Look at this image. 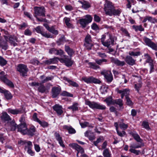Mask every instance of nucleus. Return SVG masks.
Returning a JSON list of instances; mask_svg holds the SVG:
<instances>
[{
    "label": "nucleus",
    "instance_id": "1",
    "mask_svg": "<svg viewBox=\"0 0 157 157\" xmlns=\"http://www.w3.org/2000/svg\"><path fill=\"white\" fill-rule=\"evenodd\" d=\"M85 103L86 105H88L90 108L92 109H106V107L104 105L94 101H91L88 100H86Z\"/></svg>",
    "mask_w": 157,
    "mask_h": 157
},
{
    "label": "nucleus",
    "instance_id": "2",
    "mask_svg": "<svg viewBox=\"0 0 157 157\" xmlns=\"http://www.w3.org/2000/svg\"><path fill=\"white\" fill-rule=\"evenodd\" d=\"M114 7L111 2L106 1L105 4L104 8L105 14L110 16H112V11L114 9Z\"/></svg>",
    "mask_w": 157,
    "mask_h": 157
},
{
    "label": "nucleus",
    "instance_id": "3",
    "mask_svg": "<svg viewBox=\"0 0 157 157\" xmlns=\"http://www.w3.org/2000/svg\"><path fill=\"white\" fill-rule=\"evenodd\" d=\"M85 17L86 19L82 18L79 20L80 24L83 28L85 27L87 24L91 22L92 20V17L90 15H86Z\"/></svg>",
    "mask_w": 157,
    "mask_h": 157
},
{
    "label": "nucleus",
    "instance_id": "4",
    "mask_svg": "<svg viewBox=\"0 0 157 157\" xmlns=\"http://www.w3.org/2000/svg\"><path fill=\"white\" fill-rule=\"evenodd\" d=\"M17 70L21 75L23 76H26L27 72L28 71V69L26 66L23 64H19L17 67Z\"/></svg>",
    "mask_w": 157,
    "mask_h": 157
},
{
    "label": "nucleus",
    "instance_id": "5",
    "mask_svg": "<svg viewBox=\"0 0 157 157\" xmlns=\"http://www.w3.org/2000/svg\"><path fill=\"white\" fill-rule=\"evenodd\" d=\"M69 146L72 147L74 149H75L77 151L76 156L77 157L79 156L78 153H81V154H83L84 152L83 149L77 144L75 143H72L69 144Z\"/></svg>",
    "mask_w": 157,
    "mask_h": 157
},
{
    "label": "nucleus",
    "instance_id": "6",
    "mask_svg": "<svg viewBox=\"0 0 157 157\" xmlns=\"http://www.w3.org/2000/svg\"><path fill=\"white\" fill-rule=\"evenodd\" d=\"M101 74L104 75L107 82H110L113 80V78L110 71L104 70L101 72Z\"/></svg>",
    "mask_w": 157,
    "mask_h": 157
},
{
    "label": "nucleus",
    "instance_id": "7",
    "mask_svg": "<svg viewBox=\"0 0 157 157\" xmlns=\"http://www.w3.org/2000/svg\"><path fill=\"white\" fill-rule=\"evenodd\" d=\"M4 75V72L3 71H1L0 73V75H1L0 76L1 80L10 87H13L14 85L13 83L7 79V75Z\"/></svg>",
    "mask_w": 157,
    "mask_h": 157
},
{
    "label": "nucleus",
    "instance_id": "8",
    "mask_svg": "<svg viewBox=\"0 0 157 157\" xmlns=\"http://www.w3.org/2000/svg\"><path fill=\"white\" fill-rule=\"evenodd\" d=\"M82 80L87 83H100L101 81L98 79L95 78L93 77H83Z\"/></svg>",
    "mask_w": 157,
    "mask_h": 157
},
{
    "label": "nucleus",
    "instance_id": "9",
    "mask_svg": "<svg viewBox=\"0 0 157 157\" xmlns=\"http://www.w3.org/2000/svg\"><path fill=\"white\" fill-rule=\"evenodd\" d=\"M35 14L36 16H44L45 10L44 7H34Z\"/></svg>",
    "mask_w": 157,
    "mask_h": 157
},
{
    "label": "nucleus",
    "instance_id": "10",
    "mask_svg": "<svg viewBox=\"0 0 157 157\" xmlns=\"http://www.w3.org/2000/svg\"><path fill=\"white\" fill-rule=\"evenodd\" d=\"M144 40L146 44L153 49L157 50V45L153 42L150 39L147 37H144Z\"/></svg>",
    "mask_w": 157,
    "mask_h": 157
},
{
    "label": "nucleus",
    "instance_id": "11",
    "mask_svg": "<svg viewBox=\"0 0 157 157\" xmlns=\"http://www.w3.org/2000/svg\"><path fill=\"white\" fill-rule=\"evenodd\" d=\"M64 59H59V60L61 63H64L65 65L67 67L71 66L73 63V62L70 58H68V57L66 56H64Z\"/></svg>",
    "mask_w": 157,
    "mask_h": 157
},
{
    "label": "nucleus",
    "instance_id": "12",
    "mask_svg": "<svg viewBox=\"0 0 157 157\" xmlns=\"http://www.w3.org/2000/svg\"><path fill=\"white\" fill-rule=\"evenodd\" d=\"M18 131L23 134H27V133H28V129L25 123L20 124L18 126Z\"/></svg>",
    "mask_w": 157,
    "mask_h": 157
},
{
    "label": "nucleus",
    "instance_id": "13",
    "mask_svg": "<svg viewBox=\"0 0 157 157\" xmlns=\"http://www.w3.org/2000/svg\"><path fill=\"white\" fill-rule=\"evenodd\" d=\"M29 85L32 86H39L38 88V91L41 93L44 92L45 90V88L44 85L38 82H33L29 83Z\"/></svg>",
    "mask_w": 157,
    "mask_h": 157
},
{
    "label": "nucleus",
    "instance_id": "14",
    "mask_svg": "<svg viewBox=\"0 0 157 157\" xmlns=\"http://www.w3.org/2000/svg\"><path fill=\"white\" fill-rule=\"evenodd\" d=\"M7 111L9 113L13 115H16L21 113H22V109L21 108L18 109L9 108L7 109Z\"/></svg>",
    "mask_w": 157,
    "mask_h": 157
},
{
    "label": "nucleus",
    "instance_id": "15",
    "mask_svg": "<svg viewBox=\"0 0 157 157\" xmlns=\"http://www.w3.org/2000/svg\"><path fill=\"white\" fill-rule=\"evenodd\" d=\"M42 27L40 26H38L36 29V32L38 33L41 34L47 38H52V36L49 33H43L42 31Z\"/></svg>",
    "mask_w": 157,
    "mask_h": 157
},
{
    "label": "nucleus",
    "instance_id": "16",
    "mask_svg": "<svg viewBox=\"0 0 157 157\" xmlns=\"http://www.w3.org/2000/svg\"><path fill=\"white\" fill-rule=\"evenodd\" d=\"M61 90V88L59 86L54 87L52 89V97L53 98L56 97L59 93Z\"/></svg>",
    "mask_w": 157,
    "mask_h": 157
},
{
    "label": "nucleus",
    "instance_id": "17",
    "mask_svg": "<svg viewBox=\"0 0 157 157\" xmlns=\"http://www.w3.org/2000/svg\"><path fill=\"white\" fill-rule=\"evenodd\" d=\"M129 90L128 89H125L122 90H118L117 92L121 94V97L123 98L124 96H125V98L126 97H128Z\"/></svg>",
    "mask_w": 157,
    "mask_h": 157
},
{
    "label": "nucleus",
    "instance_id": "18",
    "mask_svg": "<svg viewBox=\"0 0 157 157\" xmlns=\"http://www.w3.org/2000/svg\"><path fill=\"white\" fill-rule=\"evenodd\" d=\"M54 110L58 114L61 115L63 113L62 107L58 104H56L53 107Z\"/></svg>",
    "mask_w": 157,
    "mask_h": 157
},
{
    "label": "nucleus",
    "instance_id": "19",
    "mask_svg": "<svg viewBox=\"0 0 157 157\" xmlns=\"http://www.w3.org/2000/svg\"><path fill=\"white\" fill-rule=\"evenodd\" d=\"M111 61L117 66H122L125 64L124 61H121L117 59L112 58L111 59Z\"/></svg>",
    "mask_w": 157,
    "mask_h": 157
},
{
    "label": "nucleus",
    "instance_id": "20",
    "mask_svg": "<svg viewBox=\"0 0 157 157\" xmlns=\"http://www.w3.org/2000/svg\"><path fill=\"white\" fill-rule=\"evenodd\" d=\"M44 25L51 33L55 35H57L58 34V31L55 30L53 27H50L47 24H44Z\"/></svg>",
    "mask_w": 157,
    "mask_h": 157
},
{
    "label": "nucleus",
    "instance_id": "21",
    "mask_svg": "<svg viewBox=\"0 0 157 157\" xmlns=\"http://www.w3.org/2000/svg\"><path fill=\"white\" fill-rule=\"evenodd\" d=\"M125 61L128 64L131 65H133L135 64V60L129 56H126Z\"/></svg>",
    "mask_w": 157,
    "mask_h": 157
},
{
    "label": "nucleus",
    "instance_id": "22",
    "mask_svg": "<svg viewBox=\"0 0 157 157\" xmlns=\"http://www.w3.org/2000/svg\"><path fill=\"white\" fill-rule=\"evenodd\" d=\"M151 22L152 23H155L157 22V19L155 18H152L151 17H145L143 21V22H145L147 21Z\"/></svg>",
    "mask_w": 157,
    "mask_h": 157
},
{
    "label": "nucleus",
    "instance_id": "23",
    "mask_svg": "<svg viewBox=\"0 0 157 157\" xmlns=\"http://www.w3.org/2000/svg\"><path fill=\"white\" fill-rule=\"evenodd\" d=\"M59 60V58L58 57H55L52 59H51L49 60L45 61L44 62L46 64H54L56 63Z\"/></svg>",
    "mask_w": 157,
    "mask_h": 157
},
{
    "label": "nucleus",
    "instance_id": "24",
    "mask_svg": "<svg viewBox=\"0 0 157 157\" xmlns=\"http://www.w3.org/2000/svg\"><path fill=\"white\" fill-rule=\"evenodd\" d=\"M40 79H41V82L42 83H45L48 81L51 80L53 78L52 76H48L45 77L44 75H42L40 77Z\"/></svg>",
    "mask_w": 157,
    "mask_h": 157
},
{
    "label": "nucleus",
    "instance_id": "25",
    "mask_svg": "<svg viewBox=\"0 0 157 157\" xmlns=\"http://www.w3.org/2000/svg\"><path fill=\"white\" fill-rule=\"evenodd\" d=\"M1 118L2 120L4 121H9L11 120L10 116L6 112H4L2 113Z\"/></svg>",
    "mask_w": 157,
    "mask_h": 157
},
{
    "label": "nucleus",
    "instance_id": "26",
    "mask_svg": "<svg viewBox=\"0 0 157 157\" xmlns=\"http://www.w3.org/2000/svg\"><path fill=\"white\" fill-rule=\"evenodd\" d=\"M144 146V144L142 142L140 143V144H136L133 143L131 144L129 146L130 148H132L135 149L141 147L142 146Z\"/></svg>",
    "mask_w": 157,
    "mask_h": 157
},
{
    "label": "nucleus",
    "instance_id": "27",
    "mask_svg": "<svg viewBox=\"0 0 157 157\" xmlns=\"http://www.w3.org/2000/svg\"><path fill=\"white\" fill-rule=\"evenodd\" d=\"M78 2L82 4V7L85 9H87L90 6L89 4L87 2L84 1H78Z\"/></svg>",
    "mask_w": 157,
    "mask_h": 157
},
{
    "label": "nucleus",
    "instance_id": "28",
    "mask_svg": "<svg viewBox=\"0 0 157 157\" xmlns=\"http://www.w3.org/2000/svg\"><path fill=\"white\" fill-rule=\"evenodd\" d=\"M63 128L67 130L68 131L69 133L71 134H74L76 132L75 129L73 128L71 126L64 125L63 127Z\"/></svg>",
    "mask_w": 157,
    "mask_h": 157
},
{
    "label": "nucleus",
    "instance_id": "29",
    "mask_svg": "<svg viewBox=\"0 0 157 157\" xmlns=\"http://www.w3.org/2000/svg\"><path fill=\"white\" fill-rule=\"evenodd\" d=\"M25 144V150L32 149L33 147V144L30 141H25L24 142Z\"/></svg>",
    "mask_w": 157,
    "mask_h": 157
},
{
    "label": "nucleus",
    "instance_id": "30",
    "mask_svg": "<svg viewBox=\"0 0 157 157\" xmlns=\"http://www.w3.org/2000/svg\"><path fill=\"white\" fill-rule=\"evenodd\" d=\"M103 155L104 157H111V154L108 149H105L103 151Z\"/></svg>",
    "mask_w": 157,
    "mask_h": 157
},
{
    "label": "nucleus",
    "instance_id": "31",
    "mask_svg": "<svg viewBox=\"0 0 157 157\" xmlns=\"http://www.w3.org/2000/svg\"><path fill=\"white\" fill-rule=\"evenodd\" d=\"M78 103H75L73 104L72 106H69L68 108L69 109H72L73 111H76L78 110Z\"/></svg>",
    "mask_w": 157,
    "mask_h": 157
},
{
    "label": "nucleus",
    "instance_id": "32",
    "mask_svg": "<svg viewBox=\"0 0 157 157\" xmlns=\"http://www.w3.org/2000/svg\"><path fill=\"white\" fill-rule=\"evenodd\" d=\"M114 125L116 127V130L117 131V134L120 136L122 137L125 134V132L123 131L122 132H120L118 130V124L116 122L114 124Z\"/></svg>",
    "mask_w": 157,
    "mask_h": 157
},
{
    "label": "nucleus",
    "instance_id": "33",
    "mask_svg": "<svg viewBox=\"0 0 157 157\" xmlns=\"http://www.w3.org/2000/svg\"><path fill=\"white\" fill-rule=\"evenodd\" d=\"M142 86V83L140 79L139 80L138 83L135 84L134 87L136 90L139 92L140 89Z\"/></svg>",
    "mask_w": 157,
    "mask_h": 157
},
{
    "label": "nucleus",
    "instance_id": "34",
    "mask_svg": "<svg viewBox=\"0 0 157 157\" xmlns=\"http://www.w3.org/2000/svg\"><path fill=\"white\" fill-rule=\"evenodd\" d=\"M104 101L106 102L108 105L114 104V100H113L112 98L110 97L106 98Z\"/></svg>",
    "mask_w": 157,
    "mask_h": 157
},
{
    "label": "nucleus",
    "instance_id": "35",
    "mask_svg": "<svg viewBox=\"0 0 157 157\" xmlns=\"http://www.w3.org/2000/svg\"><path fill=\"white\" fill-rule=\"evenodd\" d=\"M64 20L67 26L69 28L72 27V24L70 23V19L69 18L65 17Z\"/></svg>",
    "mask_w": 157,
    "mask_h": 157
},
{
    "label": "nucleus",
    "instance_id": "36",
    "mask_svg": "<svg viewBox=\"0 0 157 157\" xmlns=\"http://www.w3.org/2000/svg\"><path fill=\"white\" fill-rule=\"evenodd\" d=\"M132 135L134 139L137 142L140 143L142 142V140L140 139V136L137 134L133 133L132 134Z\"/></svg>",
    "mask_w": 157,
    "mask_h": 157
},
{
    "label": "nucleus",
    "instance_id": "37",
    "mask_svg": "<svg viewBox=\"0 0 157 157\" xmlns=\"http://www.w3.org/2000/svg\"><path fill=\"white\" fill-rule=\"evenodd\" d=\"M4 95L5 98L8 100L11 99L12 97L10 93L7 90L4 93Z\"/></svg>",
    "mask_w": 157,
    "mask_h": 157
},
{
    "label": "nucleus",
    "instance_id": "38",
    "mask_svg": "<svg viewBox=\"0 0 157 157\" xmlns=\"http://www.w3.org/2000/svg\"><path fill=\"white\" fill-rule=\"evenodd\" d=\"M65 50L70 56H71L74 53L73 50L68 46H65Z\"/></svg>",
    "mask_w": 157,
    "mask_h": 157
},
{
    "label": "nucleus",
    "instance_id": "39",
    "mask_svg": "<svg viewBox=\"0 0 157 157\" xmlns=\"http://www.w3.org/2000/svg\"><path fill=\"white\" fill-rule=\"evenodd\" d=\"M129 151L131 153H133L136 155L140 154L141 152L140 150H136L135 149L130 148Z\"/></svg>",
    "mask_w": 157,
    "mask_h": 157
},
{
    "label": "nucleus",
    "instance_id": "40",
    "mask_svg": "<svg viewBox=\"0 0 157 157\" xmlns=\"http://www.w3.org/2000/svg\"><path fill=\"white\" fill-rule=\"evenodd\" d=\"M10 128L6 127V129L8 130L14 131L16 128V124L14 123L9 124Z\"/></svg>",
    "mask_w": 157,
    "mask_h": 157
},
{
    "label": "nucleus",
    "instance_id": "41",
    "mask_svg": "<svg viewBox=\"0 0 157 157\" xmlns=\"http://www.w3.org/2000/svg\"><path fill=\"white\" fill-rule=\"evenodd\" d=\"M89 65V67L94 69H96L98 68L99 67L96 65L95 63L90 62L88 63Z\"/></svg>",
    "mask_w": 157,
    "mask_h": 157
},
{
    "label": "nucleus",
    "instance_id": "42",
    "mask_svg": "<svg viewBox=\"0 0 157 157\" xmlns=\"http://www.w3.org/2000/svg\"><path fill=\"white\" fill-rule=\"evenodd\" d=\"M142 126L143 128H144L148 130L150 129L148 122L145 121L143 122Z\"/></svg>",
    "mask_w": 157,
    "mask_h": 157
},
{
    "label": "nucleus",
    "instance_id": "43",
    "mask_svg": "<svg viewBox=\"0 0 157 157\" xmlns=\"http://www.w3.org/2000/svg\"><path fill=\"white\" fill-rule=\"evenodd\" d=\"M35 131V128L34 127H32L29 130H28L27 134L32 136Z\"/></svg>",
    "mask_w": 157,
    "mask_h": 157
},
{
    "label": "nucleus",
    "instance_id": "44",
    "mask_svg": "<svg viewBox=\"0 0 157 157\" xmlns=\"http://www.w3.org/2000/svg\"><path fill=\"white\" fill-rule=\"evenodd\" d=\"M144 56L145 58L147 59L146 62L149 63V64L151 63H153V61L151 59L149 55L147 54H144Z\"/></svg>",
    "mask_w": 157,
    "mask_h": 157
},
{
    "label": "nucleus",
    "instance_id": "45",
    "mask_svg": "<svg viewBox=\"0 0 157 157\" xmlns=\"http://www.w3.org/2000/svg\"><path fill=\"white\" fill-rule=\"evenodd\" d=\"M132 28L133 29H134L136 31L139 30L141 31L144 30V29L143 28H142V26L141 25H133L132 26Z\"/></svg>",
    "mask_w": 157,
    "mask_h": 157
},
{
    "label": "nucleus",
    "instance_id": "46",
    "mask_svg": "<svg viewBox=\"0 0 157 157\" xmlns=\"http://www.w3.org/2000/svg\"><path fill=\"white\" fill-rule=\"evenodd\" d=\"M110 39L108 38L107 41H104L101 42L102 44L104 46L108 47L110 45Z\"/></svg>",
    "mask_w": 157,
    "mask_h": 157
},
{
    "label": "nucleus",
    "instance_id": "47",
    "mask_svg": "<svg viewBox=\"0 0 157 157\" xmlns=\"http://www.w3.org/2000/svg\"><path fill=\"white\" fill-rule=\"evenodd\" d=\"M121 12V10L120 9L115 10L114 8L113 11H112V15H118L120 14Z\"/></svg>",
    "mask_w": 157,
    "mask_h": 157
},
{
    "label": "nucleus",
    "instance_id": "48",
    "mask_svg": "<svg viewBox=\"0 0 157 157\" xmlns=\"http://www.w3.org/2000/svg\"><path fill=\"white\" fill-rule=\"evenodd\" d=\"M107 37L108 39H110V36L109 34L107 33L102 35L101 38V42H102L104 41Z\"/></svg>",
    "mask_w": 157,
    "mask_h": 157
},
{
    "label": "nucleus",
    "instance_id": "49",
    "mask_svg": "<svg viewBox=\"0 0 157 157\" xmlns=\"http://www.w3.org/2000/svg\"><path fill=\"white\" fill-rule=\"evenodd\" d=\"M66 79L69 83L71 85L76 87L78 86V85L76 82L69 80L67 78H66Z\"/></svg>",
    "mask_w": 157,
    "mask_h": 157
},
{
    "label": "nucleus",
    "instance_id": "50",
    "mask_svg": "<svg viewBox=\"0 0 157 157\" xmlns=\"http://www.w3.org/2000/svg\"><path fill=\"white\" fill-rule=\"evenodd\" d=\"M41 126L43 127H45L48 126V123L44 121H41L40 120L38 123Z\"/></svg>",
    "mask_w": 157,
    "mask_h": 157
},
{
    "label": "nucleus",
    "instance_id": "51",
    "mask_svg": "<svg viewBox=\"0 0 157 157\" xmlns=\"http://www.w3.org/2000/svg\"><path fill=\"white\" fill-rule=\"evenodd\" d=\"M91 27L92 29L97 31L99 30V29L98 25L95 23L92 24Z\"/></svg>",
    "mask_w": 157,
    "mask_h": 157
},
{
    "label": "nucleus",
    "instance_id": "52",
    "mask_svg": "<svg viewBox=\"0 0 157 157\" xmlns=\"http://www.w3.org/2000/svg\"><path fill=\"white\" fill-rule=\"evenodd\" d=\"M65 40V38L64 36L61 37L57 42V43L58 45L63 44Z\"/></svg>",
    "mask_w": 157,
    "mask_h": 157
},
{
    "label": "nucleus",
    "instance_id": "53",
    "mask_svg": "<svg viewBox=\"0 0 157 157\" xmlns=\"http://www.w3.org/2000/svg\"><path fill=\"white\" fill-rule=\"evenodd\" d=\"M84 45L87 49L90 50L91 49V47L92 46V44L91 42L90 43H85Z\"/></svg>",
    "mask_w": 157,
    "mask_h": 157
},
{
    "label": "nucleus",
    "instance_id": "54",
    "mask_svg": "<svg viewBox=\"0 0 157 157\" xmlns=\"http://www.w3.org/2000/svg\"><path fill=\"white\" fill-rule=\"evenodd\" d=\"M129 54L131 56H137L140 55V52H130Z\"/></svg>",
    "mask_w": 157,
    "mask_h": 157
},
{
    "label": "nucleus",
    "instance_id": "55",
    "mask_svg": "<svg viewBox=\"0 0 157 157\" xmlns=\"http://www.w3.org/2000/svg\"><path fill=\"white\" fill-rule=\"evenodd\" d=\"M119 125L120 128L123 130L126 129L128 127L127 124H125L123 123L119 124Z\"/></svg>",
    "mask_w": 157,
    "mask_h": 157
},
{
    "label": "nucleus",
    "instance_id": "56",
    "mask_svg": "<svg viewBox=\"0 0 157 157\" xmlns=\"http://www.w3.org/2000/svg\"><path fill=\"white\" fill-rule=\"evenodd\" d=\"M7 63L6 61L3 59L2 57L0 56V64L2 66L5 65Z\"/></svg>",
    "mask_w": 157,
    "mask_h": 157
},
{
    "label": "nucleus",
    "instance_id": "57",
    "mask_svg": "<svg viewBox=\"0 0 157 157\" xmlns=\"http://www.w3.org/2000/svg\"><path fill=\"white\" fill-rule=\"evenodd\" d=\"M37 115L36 113H34L33 115V118L34 121L38 123L40 120L37 118Z\"/></svg>",
    "mask_w": 157,
    "mask_h": 157
},
{
    "label": "nucleus",
    "instance_id": "58",
    "mask_svg": "<svg viewBox=\"0 0 157 157\" xmlns=\"http://www.w3.org/2000/svg\"><path fill=\"white\" fill-rule=\"evenodd\" d=\"M85 43H90L91 42V37L90 35H87L85 38Z\"/></svg>",
    "mask_w": 157,
    "mask_h": 157
},
{
    "label": "nucleus",
    "instance_id": "59",
    "mask_svg": "<svg viewBox=\"0 0 157 157\" xmlns=\"http://www.w3.org/2000/svg\"><path fill=\"white\" fill-rule=\"evenodd\" d=\"M108 89L107 87L103 86L101 87V91L102 94H105L106 92Z\"/></svg>",
    "mask_w": 157,
    "mask_h": 157
},
{
    "label": "nucleus",
    "instance_id": "60",
    "mask_svg": "<svg viewBox=\"0 0 157 157\" xmlns=\"http://www.w3.org/2000/svg\"><path fill=\"white\" fill-rule=\"evenodd\" d=\"M95 61L97 64L100 65L103 62H106V60L105 59H96L95 60Z\"/></svg>",
    "mask_w": 157,
    "mask_h": 157
},
{
    "label": "nucleus",
    "instance_id": "61",
    "mask_svg": "<svg viewBox=\"0 0 157 157\" xmlns=\"http://www.w3.org/2000/svg\"><path fill=\"white\" fill-rule=\"evenodd\" d=\"M62 95L64 96H67L69 97L73 96V95L72 94H70L65 91H63L62 93Z\"/></svg>",
    "mask_w": 157,
    "mask_h": 157
},
{
    "label": "nucleus",
    "instance_id": "62",
    "mask_svg": "<svg viewBox=\"0 0 157 157\" xmlns=\"http://www.w3.org/2000/svg\"><path fill=\"white\" fill-rule=\"evenodd\" d=\"M57 140L58 141L60 140H62L61 137L60 136V135L59 133L57 132H55L54 134Z\"/></svg>",
    "mask_w": 157,
    "mask_h": 157
},
{
    "label": "nucleus",
    "instance_id": "63",
    "mask_svg": "<svg viewBox=\"0 0 157 157\" xmlns=\"http://www.w3.org/2000/svg\"><path fill=\"white\" fill-rule=\"evenodd\" d=\"M126 103L127 105H131L132 104V101L130 100L128 97H126Z\"/></svg>",
    "mask_w": 157,
    "mask_h": 157
},
{
    "label": "nucleus",
    "instance_id": "64",
    "mask_svg": "<svg viewBox=\"0 0 157 157\" xmlns=\"http://www.w3.org/2000/svg\"><path fill=\"white\" fill-rule=\"evenodd\" d=\"M114 103L119 105H122V101L120 99H118L117 100H114Z\"/></svg>",
    "mask_w": 157,
    "mask_h": 157
}]
</instances>
